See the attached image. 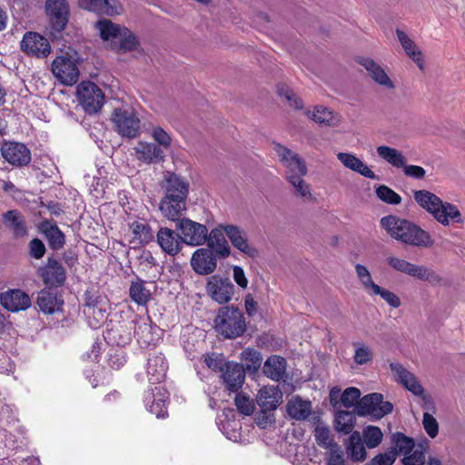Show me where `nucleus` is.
Wrapping results in <instances>:
<instances>
[{
	"label": "nucleus",
	"mask_w": 465,
	"mask_h": 465,
	"mask_svg": "<svg viewBox=\"0 0 465 465\" xmlns=\"http://www.w3.org/2000/svg\"><path fill=\"white\" fill-rule=\"evenodd\" d=\"M396 460V451L390 450L376 455L371 461L370 465H393Z\"/></svg>",
	"instance_id": "nucleus-64"
},
{
	"label": "nucleus",
	"mask_w": 465,
	"mask_h": 465,
	"mask_svg": "<svg viewBox=\"0 0 465 465\" xmlns=\"http://www.w3.org/2000/svg\"><path fill=\"white\" fill-rule=\"evenodd\" d=\"M355 272L361 286L366 291V292L370 295H373L379 285L373 282L368 268L362 264L357 263L355 265Z\"/></svg>",
	"instance_id": "nucleus-47"
},
{
	"label": "nucleus",
	"mask_w": 465,
	"mask_h": 465,
	"mask_svg": "<svg viewBox=\"0 0 465 465\" xmlns=\"http://www.w3.org/2000/svg\"><path fill=\"white\" fill-rule=\"evenodd\" d=\"M282 397V392L277 387L264 386L259 391L256 401L262 411L266 412L276 410Z\"/></svg>",
	"instance_id": "nucleus-27"
},
{
	"label": "nucleus",
	"mask_w": 465,
	"mask_h": 465,
	"mask_svg": "<svg viewBox=\"0 0 465 465\" xmlns=\"http://www.w3.org/2000/svg\"><path fill=\"white\" fill-rule=\"evenodd\" d=\"M312 411V402L302 400L300 396L292 397L288 401L286 405L288 415L296 420H306L311 415Z\"/></svg>",
	"instance_id": "nucleus-31"
},
{
	"label": "nucleus",
	"mask_w": 465,
	"mask_h": 465,
	"mask_svg": "<svg viewBox=\"0 0 465 465\" xmlns=\"http://www.w3.org/2000/svg\"><path fill=\"white\" fill-rule=\"evenodd\" d=\"M306 114L309 118L320 124L337 126L340 123L339 116L323 106H316L312 111L308 110Z\"/></svg>",
	"instance_id": "nucleus-41"
},
{
	"label": "nucleus",
	"mask_w": 465,
	"mask_h": 465,
	"mask_svg": "<svg viewBox=\"0 0 465 465\" xmlns=\"http://www.w3.org/2000/svg\"><path fill=\"white\" fill-rule=\"evenodd\" d=\"M234 404L240 413L250 416L255 410V403L246 393L238 392L234 398Z\"/></svg>",
	"instance_id": "nucleus-53"
},
{
	"label": "nucleus",
	"mask_w": 465,
	"mask_h": 465,
	"mask_svg": "<svg viewBox=\"0 0 465 465\" xmlns=\"http://www.w3.org/2000/svg\"><path fill=\"white\" fill-rule=\"evenodd\" d=\"M0 304L7 311L16 312L28 309L31 306V299L22 290L12 289L0 293Z\"/></svg>",
	"instance_id": "nucleus-21"
},
{
	"label": "nucleus",
	"mask_w": 465,
	"mask_h": 465,
	"mask_svg": "<svg viewBox=\"0 0 465 465\" xmlns=\"http://www.w3.org/2000/svg\"><path fill=\"white\" fill-rule=\"evenodd\" d=\"M392 443L394 445L393 451H396V454L401 453L403 455L411 451L416 445L412 438L401 432H396L392 435Z\"/></svg>",
	"instance_id": "nucleus-51"
},
{
	"label": "nucleus",
	"mask_w": 465,
	"mask_h": 465,
	"mask_svg": "<svg viewBox=\"0 0 465 465\" xmlns=\"http://www.w3.org/2000/svg\"><path fill=\"white\" fill-rule=\"evenodd\" d=\"M3 223L15 237H23L27 232L25 217L17 210H10L5 213Z\"/></svg>",
	"instance_id": "nucleus-34"
},
{
	"label": "nucleus",
	"mask_w": 465,
	"mask_h": 465,
	"mask_svg": "<svg viewBox=\"0 0 465 465\" xmlns=\"http://www.w3.org/2000/svg\"><path fill=\"white\" fill-rule=\"evenodd\" d=\"M134 336L141 348L154 345L160 339L161 330L149 317H136L132 322Z\"/></svg>",
	"instance_id": "nucleus-9"
},
{
	"label": "nucleus",
	"mask_w": 465,
	"mask_h": 465,
	"mask_svg": "<svg viewBox=\"0 0 465 465\" xmlns=\"http://www.w3.org/2000/svg\"><path fill=\"white\" fill-rule=\"evenodd\" d=\"M414 278L428 282L432 286L446 285V281L443 277L438 274L434 270L423 265H419Z\"/></svg>",
	"instance_id": "nucleus-49"
},
{
	"label": "nucleus",
	"mask_w": 465,
	"mask_h": 465,
	"mask_svg": "<svg viewBox=\"0 0 465 465\" xmlns=\"http://www.w3.org/2000/svg\"><path fill=\"white\" fill-rule=\"evenodd\" d=\"M377 197L388 204L397 205L401 203V197L387 185L381 184L376 188Z\"/></svg>",
	"instance_id": "nucleus-54"
},
{
	"label": "nucleus",
	"mask_w": 465,
	"mask_h": 465,
	"mask_svg": "<svg viewBox=\"0 0 465 465\" xmlns=\"http://www.w3.org/2000/svg\"><path fill=\"white\" fill-rule=\"evenodd\" d=\"M147 410L157 418H164L167 415V401L169 393L163 386H155L145 395Z\"/></svg>",
	"instance_id": "nucleus-18"
},
{
	"label": "nucleus",
	"mask_w": 465,
	"mask_h": 465,
	"mask_svg": "<svg viewBox=\"0 0 465 465\" xmlns=\"http://www.w3.org/2000/svg\"><path fill=\"white\" fill-rule=\"evenodd\" d=\"M20 50L28 56L39 59L46 58L52 51L48 39L33 31L25 33L20 41Z\"/></svg>",
	"instance_id": "nucleus-10"
},
{
	"label": "nucleus",
	"mask_w": 465,
	"mask_h": 465,
	"mask_svg": "<svg viewBox=\"0 0 465 465\" xmlns=\"http://www.w3.org/2000/svg\"><path fill=\"white\" fill-rule=\"evenodd\" d=\"M206 292L219 304L229 302L234 294V285L228 277L218 274L207 278Z\"/></svg>",
	"instance_id": "nucleus-11"
},
{
	"label": "nucleus",
	"mask_w": 465,
	"mask_h": 465,
	"mask_svg": "<svg viewBox=\"0 0 465 465\" xmlns=\"http://www.w3.org/2000/svg\"><path fill=\"white\" fill-rule=\"evenodd\" d=\"M168 364L162 353L151 355L147 360L146 374L149 382L161 383L166 376Z\"/></svg>",
	"instance_id": "nucleus-26"
},
{
	"label": "nucleus",
	"mask_w": 465,
	"mask_h": 465,
	"mask_svg": "<svg viewBox=\"0 0 465 465\" xmlns=\"http://www.w3.org/2000/svg\"><path fill=\"white\" fill-rule=\"evenodd\" d=\"M381 225L391 238L405 244L421 248L433 245L430 233L408 220L388 215L381 219Z\"/></svg>",
	"instance_id": "nucleus-1"
},
{
	"label": "nucleus",
	"mask_w": 465,
	"mask_h": 465,
	"mask_svg": "<svg viewBox=\"0 0 465 465\" xmlns=\"http://www.w3.org/2000/svg\"><path fill=\"white\" fill-rule=\"evenodd\" d=\"M156 238L161 249L170 256H175L183 248V243L181 235L170 228H160Z\"/></svg>",
	"instance_id": "nucleus-24"
},
{
	"label": "nucleus",
	"mask_w": 465,
	"mask_h": 465,
	"mask_svg": "<svg viewBox=\"0 0 465 465\" xmlns=\"http://www.w3.org/2000/svg\"><path fill=\"white\" fill-rule=\"evenodd\" d=\"M401 170L405 176L416 180H421L426 175V170L423 167L414 164H407V163H405V165Z\"/></svg>",
	"instance_id": "nucleus-63"
},
{
	"label": "nucleus",
	"mask_w": 465,
	"mask_h": 465,
	"mask_svg": "<svg viewBox=\"0 0 465 465\" xmlns=\"http://www.w3.org/2000/svg\"><path fill=\"white\" fill-rule=\"evenodd\" d=\"M355 426V415L352 411H340L335 416V429L339 432L350 434Z\"/></svg>",
	"instance_id": "nucleus-46"
},
{
	"label": "nucleus",
	"mask_w": 465,
	"mask_h": 465,
	"mask_svg": "<svg viewBox=\"0 0 465 465\" xmlns=\"http://www.w3.org/2000/svg\"><path fill=\"white\" fill-rule=\"evenodd\" d=\"M106 48L120 54L137 50L140 43L138 38L125 26L103 18L94 25Z\"/></svg>",
	"instance_id": "nucleus-2"
},
{
	"label": "nucleus",
	"mask_w": 465,
	"mask_h": 465,
	"mask_svg": "<svg viewBox=\"0 0 465 465\" xmlns=\"http://www.w3.org/2000/svg\"><path fill=\"white\" fill-rule=\"evenodd\" d=\"M223 380L225 387L230 391H238L245 380V369L242 364L228 361L222 369Z\"/></svg>",
	"instance_id": "nucleus-23"
},
{
	"label": "nucleus",
	"mask_w": 465,
	"mask_h": 465,
	"mask_svg": "<svg viewBox=\"0 0 465 465\" xmlns=\"http://www.w3.org/2000/svg\"><path fill=\"white\" fill-rule=\"evenodd\" d=\"M355 349L353 361L358 365H365L371 363L373 360L372 350L366 344L361 342H353Z\"/></svg>",
	"instance_id": "nucleus-52"
},
{
	"label": "nucleus",
	"mask_w": 465,
	"mask_h": 465,
	"mask_svg": "<svg viewBox=\"0 0 465 465\" xmlns=\"http://www.w3.org/2000/svg\"><path fill=\"white\" fill-rule=\"evenodd\" d=\"M279 94L286 99L291 106L295 109L302 107V101L291 89L285 86L279 87Z\"/></svg>",
	"instance_id": "nucleus-62"
},
{
	"label": "nucleus",
	"mask_w": 465,
	"mask_h": 465,
	"mask_svg": "<svg viewBox=\"0 0 465 465\" xmlns=\"http://www.w3.org/2000/svg\"><path fill=\"white\" fill-rule=\"evenodd\" d=\"M120 328L122 326H116L112 329L106 331L104 334V339L111 342L112 344H116L117 346H124L131 340L130 333L123 335L120 333Z\"/></svg>",
	"instance_id": "nucleus-56"
},
{
	"label": "nucleus",
	"mask_w": 465,
	"mask_h": 465,
	"mask_svg": "<svg viewBox=\"0 0 465 465\" xmlns=\"http://www.w3.org/2000/svg\"><path fill=\"white\" fill-rule=\"evenodd\" d=\"M159 208L164 217L178 223L181 220L180 216L186 210V203L185 200L164 195L160 202Z\"/></svg>",
	"instance_id": "nucleus-30"
},
{
	"label": "nucleus",
	"mask_w": 465,
	"mask_h": 465,
	"mask_svg": "<svg viewBox=\"0 0 465 465\" xmlns=\"http://www.w3.org/2000/svg\"><path fill=\"white\" fill-rule=\"evenodd\" d=\"M45 11L50 21L51 35L61 33L68 22V6L65 0H46Z\"/></svg>",
	"instance_id": "nucleus-13"
},
{
	"label": "nucleus",
	"mask_w": 465,
	"mask_h": 465,
	"mask_svg": "<svg viewBox=\"0 0 465 465\" xmlns=\"http://www.w3.org/2000/svg\"><path fill=\"white\" fill-rule=\"evenodd\" d=\"M37 304L44 313L53 314L62 309L63 300L53 291L42 290L37 295Z\"/></svg>",
	"instance_id": "nucleus-32"
},
{
	"label": "nucleus",
	"mask_w": 465,
	"mask_h": 465,
	"mask_svg": "<svg viewBox=\"0 0 465 465\" xmlns=\"http://www.w3.org/2000/svg\"><path fill=\"white\" fill-rule=\"evenodd\" d=\"M386 262L395 271L415 277L419 265L411 263L404 259L389 256Z\"/></svg>",
	"instance_id": "nucleus-48"
},
{
	"label": "nucleus",
	"mask_w": 465,
	"mask_h": 465,
	"mask_svg": "<svg viewBox=\"0 0 465 465\" xmlns=\"http://www.w3.org/2000/svg\"><path fill=\"white\" fill-rule=\"evenodd\" d=\"M263 373L275 381L283 380L286 374L285 359L277 355L269 357L264 362Z\"/></svg>",
	"instance_id": "nucleus-36"
},
{
	"label": "nucleus",
	"mask_w": 465,
	"mask_h": 465,
	"mask_svg": "<svg viewBox=\"0 0 465 465\" xmlns=\"http://www.w3.org/2000/svg\"><path fill=\"white\" fill-rule=\"evenodd\" d=\"M361 397V391L355 387L347 388L341 394V401L346 408L353 407L358 404Z\"/></svg>",
	"instance_id": "nucleus-58"
},
{
	"label": "nucleus",
	"mask_w": 465,
	"mask_h": 465,
	"mask_svg": "<svg viewBox=\"0 0 465 465\" xmlns=\"http://www.w3.org/2000/svg\"><path fill=\"white\" fill-rule=\"evenodd\" d=\"M393 405L390 401H383L381 393H370L361 398L356 405V413L361 417L370 416L372 419L379 420L391 413Z\"/></svg>",
	"instance_id": "nucleus-6"
},
{
	"label": "nucleus",
	"mask_w": 465,
	"mask_h": 465,
	"mask_svg": "<svg viewBox=\"0 0 465 465\" xmlns=\"http://www.w3.org/2000/svg\"><path fill=\"white\" fill-rule=\"evenodd\" d=\"M415 202L441 225L448 226L450 223H463L462 215L458 207L449 202H443L435 193L427 190L415 191Z\"/></svg>",
	"instance_id": "nucleus-3"
},
{
	"label": "nucleus",
	"mask_w": 465,
	"mask_h": 465,
	"mask_svg": "<svg viewBox=\"0 0 465 465\" xmlns=\"http://www.w3.org/2000/svg\"><path fill=\"white\" fill-rule=\"evenodd\" d=\"M223 231L234 248L249 257L258 256V250L248 242L247 234L242 229L236 225L225 224Z\"/></svg>",
	"instance_id": "nucleus-19"
},
{
	"label": "nucleus",
	"mask_w": 465,
	"mask_h": 465,
	"mask_svg": "<svg viewBox=\"0 0 465 465\" xmlns=\"http://www.w3.org/2000/svg\"><path fill=\"white\" fill-rule=\"evenodd\" d=\"M3 158L14 166H25L31 162V152L25 144L17 142L5 143L1 146Z\"/></svg>",
	"instance_id": "nucleus-15"
},
{
	"label": "nucleus",
	"mask_w": 465,
	"mask_h": 465,
	"mask_svg": "<svg viewBox=\"0 0 465 465\" xmlns=\"http://www.w3.org/2000/svg\"><path fill=\"white\" fill-rule=\"evenodd\" d=\"M51 69L54 77L63 84L73 85L78 81V66L67 54L56 56Z\"/></svg>",
	"instance_id": "nucleus-12"
},
{
	"label": "nucleus",
	"mask_w": 465,
	"mask_h": 465,
	"mask_svg": "<svg viewBox=\"0 0 465 465\" xmlns=\"http://www.w3.org/2000/svg\"><path fill=\"white\" fill-rule=\"evenodd\" d=\"M129 229L134 235V242L139 244H147L153 239V233L144 219H136L129 223Z\"/></svg>",
	"instance_id": "nucleus-39"
},
{
	"label": "nucleus",
	"mask_w": 465,
	"mask_h": 465,
	"mask_svg": "<svg viewBox=\"0 0 465 465\" xmlns=\"http://www.w3.org/2000/svg\"><path fill=\"white\" fill-rule=\"evenodd\" d=\"M216 331L225 339H236L246 331L243 312L234 306L221 307L214 320Z\"/></svg>",
	"instance_id": "nucleus-4"
},
{
	"label": "nucleus",
	"mask_w": 465,
	"mask_h": 465,
	"mask_svg": "<svg viewBox=\"0 0 465 465\" xmlns=\"http://www.w3.org/2000/svg\"><path fill=\"white\" fill-rule=\"evenodd\" d=\"M129 293L131 299L139 305H145L151 298V291L145 287V282H132Z\"/></svg>",
	"instance_id": "nucleus-45"
},
{
	"label": "nucleus",
	"mask_w": 465,
	"mask_h": 465,
	"mask_svg": "<svg viewBox=\"0 0 465 465\" xmlns=\"http://www.w3.org/2000/svg\"><path fill=\"white\" fill-rule=\"evenodd\" d=\"M274 150L285 168V178L289 175L307 174V166L296 153L280 143L274 145Z\"/></svg>",
	"instance_id": "nucleus-14"
},
{
	"label": "nucleus",
	"mask_w": 465,
	"mask_h": 465,
	"mask_svg": "<svg viewBox=\"0 0 465 465\" xmlns=\"http://www.w3.org/2000/svg\"><path fill=\"white\" fill-rule=\"evenodd\" d=\"M191 265L193 271L200 275L213 272L217 267V257L211 248L197 249L192 255Z\"/></svg>",
	"instance_id": "nucleus-16"
},
{
	"label": "nucleus",
	"mask_w": 465,
	"mask_h": 465,
	"mask_svg": "<svg viewBox=\"0 0 465 465\" xmlns=\"http://www.w3.org/2000/svg\"><path fill=\"white\" fill-rule=\"evenodd\" d=\"M79 104L88 114L99 112L104 103L102 90L92 82H82L76 90Z\"/></svg>",
	"instance_id": "nucleus-7"
},
{
	"label": "nucleus",
	"mask_w": 465,
	"mask_h": 465,
	"mask_svg": "<svg viewBox=\"0 0 465 465\" xmlns=\"http://www.w3.org/2000/svg\"><path fill=\"white\" fill-rule=\"evenodd\" d=\"M153 140L158 143L159 147L168 149L171 146L172 138L170 134L160 126L153 127L151 132Z\"/></svg>",
	"instance_id": "nucleus-59"
},
{
	"label": "nucleus",
	"mask_w": 465,
	"mask_h": 465,
	"mask_svg": "<svg viewBox=\"0 0 465 465\" xmlns=\"http://www.w3.org/2000/svg\"><path fill=\"white\" fill-rule=\"evenodd\" d=\"M347 450L350 452L351 459L354 461H362L366 459L367 452L360 432L354 431L351 434L347 444Z\"/></svg>",
	"instance_id": "nucleus-44"
},
{
	"label": "nucleus",
	"mask_w": 465,
	"mask_h": 465,
	"mask_svg": "<svg viewBox=\"0 0 465 465\" xmlns=\"http://www.w3.org/2000/svg\"><path fill=\"white\" fill-rule=\"evenodd\" d=\"M396 35L406 54L411 58L420 69H422V54L417 47L414 41L411 40L409 35L401 29L396 30Z\"/></svg>",
	"instance_id": "nucleus-42"
},
{
	"label": "nucleus",
	"mask_w": 465,
	"mask_h": 465,
	"mask_svg": "<svg viewBox=\"0 0 465 465\" xmlns=\"http://www.w3.org/2000/svg\"><path fill=\"white\" fill-rule=\"evenodd\" d=\"M39 275L44 283L50 287H59L66 279L65 270L55 259L48 258L45 266L39 268Z\"/></svg>",
	"instance_id": "nucleus-20"
},
{
	"label": "nucleus",
	"mask_w": 465,
	"mask_h": 465,
	"mask_svg": "<svg viewBox=\"0 0 465 465\" xmlns=\"http://www.w3.org/2000/svg\"><path fill=\"white\" fill-rule=\"evenodd\" d=\"M221 224L218 227L213 229L210 232H207V242L209 248H215V252L220 254L222 257H227L230 255L231 249L224 238L223 226Z\"/></svg>",
	"instance_id": "nucleus-33"
},
{
	"label": "nucleus",
	"mask_w": 465,
	"mask_h": 465,
	"mask_svg": "<svg viewBox=\"0 0 465 465\" xmlns=\"http://www.w3.org/2000/svg\"><path fill=\"white\" fill-rule=\"evenodd\" d=\"M382 436V432L378 427L368 426L363 430L364 443L370 449L377 447L381 442Z\"/></svg>",
	"instance_id": "nucleus-55"
},
{
	"label": "nucleus",
	"mask_w": 465,
	"mask_h": 465,
	"mask_svg": "<svg viewBox=\"0 0 465 465\" xmlns=\"http://www.w3.org/2000/svg\"><path fill=\"white\" fill-rule=\"evenodd\" d=\"M377 153L380 158L396 169H401L407 163L404 153L394 147L380 145L377 147Z\"/></svg>",
	"instance_id": "nucleus-38"
},
{
	"label": "nucleus",
	"mask_w": 465,
	"mask_h": 465,
	"mask_svg": "<svg viewBox=\"0 0 465 465\" xmlns=\"http://www.w3.org/2000/svg\"><path fill=\"white\" fill-rule=\"evenodd\" d=\"M241 359L244 361V369L249 371H258L262 362V354L258 351L251 348H247L242 351Z\"/></svg>",
	"instance_id": "nucleus-50"
},
{
	"label": "nucleus",
	"mask_w": 465,
	"mask_h": 465,
	"mask_svg": "<svg viewBox=\"0 0 465 465\" xmlns=\"http://www.w3.org/2000/svg\"><path fill=\"white\" fill-rule=\"evenodd\" d=\"M373 295H380L390 306L393 308H398L401 306L400 298L392 292L381 286L377 288Z\"/></svg>",
	"instance_id": "nucleus-60"
},
{
	"label": "nucleus",
	"mask_w": 465,
	"mask_h": 465,
	"mask_svg": "<svg viewBox=\"0 0 465 465\" xmlns=\"http://www.w3.org/2000/svg\"><path fill=\"white\" fill-rule=\"evenodd\" d=\"M133 150L134 158L143 164H154L164 159L163 149L153 143L139 141Z\"/></svg>",
	"instance_id": "nucleus-17"
},
{
	"label": "nucleus",
	"mask_w": 465,
	"mask_h": 465,
	"mask_svg": "<svg viewBox=\"0 0 465 465\" xmlns=\"http://www.w3.org/2000/svg\"><path fill=\"white\" fill-rule=\"evenodd\" d=\"M40 231L48 241L50 248L54 250L61 249L64 244V234L58 228L56 223L48 220L43 221L40 223Z\"/></svg>",
	"instance_id": "nucleus-35"
},
{
	"label": "nucleus",
	"mask_w": 465,
	"mask_h": 465,
	"mask_svg": "<svg viewBox=\"0 0 465 465\" xmlns=\"http://www.w3.org/2000/svg\"><path fill=\"white\" fill-rule=\"evenodd\" d=\"M305 175H289L285 178L293 188L294 193L303 201L311 202L315 198L312 195L311 185L303 179Z\"/></svg>",
	"instance_id": "nucleus-43"
},
{
	"label": "nucleus",
	"mask_w": 465,
	"mask_h": 465,
	"mask_svg": "<svg viewBox=\"0 0 465 465\" xmlns=\"http://www.w3.org/2000/svg\"><path fill=\"white\" fill-rule=\"evenodd\" d=\"M115 131L124 138L134 139L141 134V121L132 109L116 108L112 114Z\"/></svg>",
	"instance_id": "nucleus-5"
},
{
	"label": "nucleus",
	"mask_w": 465,
	"mask_h": 465,
	"mask_svg": "<svg viewBox=\"0 0 465 465\" xmlns=\"http://www.w3.org/2000/svg\"><path fill=\"white\" fill-rule=\"evenodd\" d=\"M390 369L396 375L397 381L406 390L414 395H421L423 393V387L418 381V378L412 372L406 370L401 363L391 362Z\"/></svg>",
	"instance_id": "nucleus-25"
},
{
	"label": "nucleus",
	"mask_w": 465,
	"mask_h": 465,
	"mask_svg": "<svg viewBox=\"0 0 465 465\" xmlns=\"http://www.w3.org/2000/svg\"><path fill=\"white\" fill-rule=\"evenodd\" d=\"M117 0H79V6L99 15H112L117 13Z\"/></svg>",
	"instance_id": "nucleus-37"
},
{
	"label": "nucleus",
	"mask_w": 465,
	"mask_h": 465,
	"mask_svg": "<svg viewBox=\"0 0 465 465\" xmlns=\"http://www.w3.org/2000/svg\"><path fill=\"white\" fill-rule=\"evenodd\" d=\"M337 158L345 168L356 172L366 178L377 179L374 172L356 155L350 153H337Z\"/></svg>",
	"instance_id": "nucleus-29"
},
{
	"label": "nucleus",
	"mask_w": 465,
	"mask_h": 465,
	"mask_svg": "<svg viewBox=\"0 0 465 465\" xmlns=\"http://www.w3.org/2000/svg\"><path fill=\"white\" fill-rule=\"evenodd\" d=\"M165 196H171L180 200H186L189 193L188 182L173 173H166L162 183Z\"/></svg>",
	"instance_id": "nucleus-22"
},
{
	"label": "nucleus",
	"mask_w": 465,
	"mask_h": 465,
	"mask_svg": "<svg viewBox=\"0 0 465 465\" xmlns=\"http://www.w3.org/2000/svg\"><path fill=\"white\" fill-rule=\"evenodd\" d=\"M360 64L366 69L375 83L389 90H393L395 88V84L384 69L374 60L371 58H361L360 60Z\"/></svg>",
	"instance_id": "nucleus-28"
},
{
	"label": "nucleus",
	"mask_w": 465,
	"mask_h": 465,
	"mask_svg": "<svg viewBox=\"0 0 465 465\" xmlns=\"http://www.w3.org/2000/svg\"><path fill=\"white\" fill-rule=\"evenodd\" d=\"M315 439L320 446L330 447L332 445L330 430L324 426H317L315 429Z\"/></svg>",
	"instance_id": "nucleus-61"
},
{
	"label": "nucleus",
	"mask_w": 465,
	"mask_h": 465,
	"mask_svg": "<svg viewBox=\"0 0 465 465\" xmlns=\"http://www.w3.org/2000/svg\"><path fill=\"white\" fill-rule=\"evenodd\" d=\"M422 426L427 435L434 439L439 433V423L432 414L424 412L422 416Z\"/></svg>",
	"instance_id": "nucleus-57"
},
{
	"label": "nucleus",
	"mask_w": 465,
	"mask_h": 465,
	"mask_svg": "<svg viewBox=\"0 0 465 465\" xmlns=\"http://www.w3.org/2000/svg\"><path fill=\"white\" fill-rule=\"evenodd\" d=\"M176 229L183 244L190 246H200L206 242L208 228L200 223L189 218H182L176 223Z\"/></svg>",
	"instance_id": "nucleus-8"
},
{
	"label": "nucleus",
	"mask_w": 465,
	"mask_h": 465,
	"mask_svg": "<svg viewBox=\"0 0 465 465\" xmlns=\"http://www.w3.org/2000/svg\"><path fill=\"white\" fill-rule=\"evenodd\" d=\"M430 449V441L428 439H422L419 441L414 449L404 455L401 462L403 465H424L425 455Z\"/></svg>",
	"instance_id": "nucleus-40"
}]
</instances>
